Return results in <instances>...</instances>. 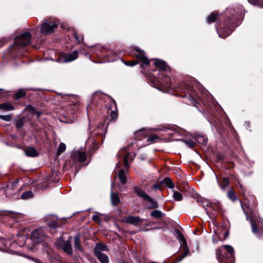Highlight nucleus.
Wrapping results in <instances>:
<instances>
[{
    "label": "nucleus",
    "instance_id": "f257e3e1",
    "mask_svg": "<svg viewBox=\"0 0 263 263\" xmlns=\"http://www.w3.org/2000/svg\"><path fill=\"white\" fill-rule=\"evenodd\" d=\"M234 253V249L231 246H223L217 249L216 258L220 263H227L232 261Z\"/></svg>",
    "mask_w": 263,
    "mask_h": 263
},
{
    "label": "nucleus",
    "instance_id": "f03ea898",
    "mask_svg": "<svg viewBox=\"0 0 263 263\" xmlns=\"http://www.w3.org/2000/svg\"><path fill=\"white\" fill-rule=\"evenodd\" d=\"M31 41V33L28 32H24L15 38L14 44L20 47L26 46Z\"/></svg>",
    "mask_w": 263,
    "mask_h": 263
},
{
    "label": "nucleus",
    "instance_id": "7ed1b4c3",
    "mask_svg": "<svg viewBox=\"0 0 263 263\" xmlns=\"http://www.w3.org/2000/svg\"><path fill=\"white\" fill-rule=\"evenodd\" d=\"M58 27V25L51 21L45 20L43 22V24L41 28V32L45 35L52 33L54 29Z\"/></svg>",
    "mask_w": 263,
    "mask_h": 263
},
{
    "label": "nucleus",
    "instance_id": "20e7f679",
    "mask_svg": "<svg viewBox=\"0 0 263 263\" xmlns=\"http://www.w3.org/2000/svg\"><path fill=\"white\" fill-rule=\"evenodd\" d=\"M46 235L42 229L33 231L31 234V239L35 243L41 242L46 239Z\"/></svg>",
    "mask_w": 263,
    "mask_h": 263
},
{
    "label": "nucleus",
    "instance_id": "39448f33",
    "mask_svg": "<svg viewBox=\"0 0 263 263\" xmlns=\"http://www.w3.org/2000/svg\"><path fill=\"white\" fill-rule=\"evenodd\" d=\"M262 219L259 216H254L251 218L250 222L252 230L253 233H258V229L262 226Z\"/></svg>",
    "mask_w": 263,
    "mask_h": 263
},
{
    "label": "nucleus",
    "instance_id": "423d86ee",
    "mask_svg": "<svg viewBox=\"0 0 263 263\" xmlns=\"http://www.w3.org/2000/svg\"><path fill=\"white\" fill-rule=\"evenodd\" d=\"M57 245L58 248L63 250L68 255L72 254V249L70 241L69 240L64 241L63 240H58L57 242Z\"/></svg>",
    "mask_w": 263,
    "mask_h": 263
},
{
    "label": "nucleus",
    "instance_id": "0eeeda50",
    "mask_svg": "<svg viewBox=\"0 0 263 263\" xmlns=\"http://www.w3.org/2000/svg\"><path fill=\"white\" fill-rule=\"evenodd\" d=\"M135 56L142 62V66L148 65L149 63V60L145 57L143 51L139 49H136L134 51Z\"/></svg>",
    "mask_w": 263,
    "mask_h": 263
},
{
    "label": "nucleus",
    "instance_id": "6e6552de",
    "mask_svg": "<svg viewBox=\"0 0 263 263\" xmlns=\"http://www.w3.org/2000/svg\"><path fill=\"white\" fill-rule=\"evenodd\" d=\"M72 157L75 161L83 162L86 160V155L85 152L78 150L73 153Z\"/></svg>",
    "mask_w": 263,
    "mask_h": 263
},
{
    "label": "nucleus",
    "instance_id": "1a4fd4ad",
    "mask_svg": "<svg viewBox=\"0 0 263 263\" xmlns=\"http://www.w3.org/2000/svg\"><path fill=\"white\" fill-rule=\"evenodd\" d=\"M144 220L140 218L139 217H135L129 216L126 218L125 221L127 223L134 224L135 226H138L139 224L142 223Z\"/></svg>",
    "mask_w": 263,
    "mask_h": 263
},
{
    "label": "nucleus",
    "instance_id": "9d476101",
    "mask_svg": "<svg viewBox=\"0 0 263 263\" xmlns=\"http://www.w3.org/2000/svg\"><path fill=\"white\" fill-rule=\"evenodd\" d=\"M178 237L179 238L181 244L182 245L184 248L183 252L182 253V255H183V257H185L188 254L189 252V249L187 246L186 240L183 235H182V234L179 232L178 234Z\"/></svg>",
    "mask_w": 263,
    "mask_h": 263
},
{
    "label": "nucleus",
    "instance_id": "9b49d317",
    "mask_svg": "<svg viewBox=\"0 0 263 263\" xmlns=\"http://www.w3.org/2000/svg\"><path fill=\"white\" fill-rule=\"evenodd\" d=\"M78 57V52L77 51H74L71 53L66 54L64 57L63 61L64 62H70L75 59Z\"/></svg>",
    "mask_w": 263,
    "mask_h": 263
},
{
    "label": "nucleus",
    "instance_id": "f8f14e48",
    "mask_svg": "<svg viewBox=\"0 0 263 263\" xmlns=\"http://www.w3.org/2000/svg\"><path fill=\"white\" fill-rule=\"evenodd\" d=\"M134 192L140 197L142 198L144 200H145L147 196L145 192L142 189L139 188L138 187H134Z\"/></svg>",
    "mask_w": 263,
    "mask_h": 263
},
{
    "label": "nucleus",
    "instance_id": "ddd939ff",
    "mask_svg": "<svg viewBox=\"0 0 263 263\" xmlns=\"http://www.w3.org/2000/svg\"><path fill=\"white\" fill-rule=\"evenodd\" d=\"M25 153L28 157H36L38 155V153L36 149L31 147L26 148L25 149Z\"/></svg>",
    "mask_w": 263,
    "mask_h": 263
},
{
    "label": "nucleus",
    "instance_id": "4468645a",
    "mask_svg": "<svg viewBox=\"0 0 263 263\" xmlns=\"http://www.w3.org/2000/svg\"><path fill=\"white\" fill-rule=\"evenodd\" d=\"M135 155L133 154L128 153L124 157V165L125 168H128L129 165L128 160L132 161L134 159Z\"/></svg>",
    "mask_w": 263,
    "mask_h": 263
},
{
    "label": "nucleus",
    "instance_id": "2eb2a0df",
    "mask_svg": "<svg viewBox=\"0 0 263 263\" xmlns=\"http://www.w3.org/2000/svg\"><path fill=\"white\" fill-rule=\"evenodd\" d=\"M98 259L100 261L101 263H108L109 259L108 256L103 253H99L98 252L97 254H95Z\"/></svg>",
    "mask_w": 263,
    "mask_h": 263
},
{
    "label": "nucleus",
    "instance_id": "dca6fc26",
    "mask_svg": "<svg viewBox=\"0 0 263 263\" xmlns=\"http://www.w3.org/2000/svg\"><path fill=\"white\" fill-rule=\"evenodd\" d=\"M154 65L161 70H166V63L160 60H156L154 62Z\"/></svg>",
    "mask_w": 263,
    "mask_h": 263
},
{
    "label": "nucleus",
    "instance_id": "f3484780",
    "mask_svg": "<svg viewBox=\"0 0 263 263\" xmlns=\"http://www.w3.org/2000/svg\"><path fill=\"white\" fill-rule=\"evenodd\" d=\"M107 250V247L104 244L97 243L95 249V254H97L98 252L102 253V251H106Z\"/></svg>",
    "mask_w": 263,
    "mask_h": 263
},
{
    "label": "nucleus",
    "instance_id": "a211bd4d",
    "mask_svg": "<svg viewBox=\"0 0 263 263\" xmlns=\"http://www.w3.org/2000/svg\"><path fill=\"white\" fill-rule=\"evenodd\" d=\"M145 200L148 202L149 209H155L158 207V204L157 202L150 196H148Z\"/></svg>",
    "mask_w": 263,
    "mask_h": 263
},
{
    "label": "nucleus",
    "instance_id": "6ab92c4d",
    "mask_svg": "<svg viewBox=\"0 0 263 263\" xmlns=\"http://www.w3.org/2000/svg\"><path fill=\"white\" fill-rule=\"evenodd\" d=\"M118 177L120 182L122 184H125L127 182L126 177L125 175V173L124 170H121L119 171L118 173Z\"/></svg>",
    "mask_w": 263,
    "mask_h": 263
},
{
    "label": "nucleus",
    "instance_id": "aec40b11",
    "mask_svg": "<svg viewBox=\"0 0 263 263\" xmlns=\"http://www.w3.org/2000/svg\"><path fill=\"white\" fill-rule=\"evenodd\" d=\"M74 246L76 249L82 251L80 235H77L74 237Z\"/></svg>",
    "mask_w": 263,
    "mask_h": 263
},
{
    "label": "nucleus",
    "instance_id": "412c9836",
    "mask_svg": "<svg viewBox=\"0 0 263 263\" xmlns=\"http://www.w3.org/2000/svg\"><path fill=\"white\" fill-rule=\"evenodd\" d=\"M162 183L170 189H173L174 187V185L170 178H165L162 180Z\"/></svg>",
    "mask_w": 263,
    "mask_h": 263
},
{
    "label": "nucleus",
    "instance_id": "4be33fe9",
    "mask_svg": "<svg viewBox=\"0 0 263 263\" xmlns=\"http://www.w3.org/2000/svg\"><path fill=\"white\" fill-rule=\"evenodd\" d=\"M111 201L113 205H117L120 201L119 197L117 194H111Z\"/></svg>",
    "mask_w": 263,
    "mask_h": 263
},
{
    "label": "nucleus",
    "instance_id": "5701e85b",
    "mask_svg": "<svg viewBox=\"0 0 263 263\" xmlns=\"http://www.w3.org/2000/svg\"><path fill=\"white\" fill-rule=\"evenodd\" d=\"M217 13L215 12L212 13L208 17L206 21L209 23H212L215 22L217 18Z\"/></svg>",
    "mask_w": 263,
    "mask_h": 263
},
{
    "label": "nucleus",
    "instance_id": "b1692460",
    "mask_svg": "<svg viewBox=\"0 0 263 263\" xmlns=\"http://www.w3.org/2000/svg\"><path fill=\"white\" fill-rule=\"evenodd\" d=\"M0 109H4L6 110H11L14 109V107L10 104L4 103L0 104Z\"/></svg>",
    "mask_w": 263,
    "mask_h": 263
},
{
    "label": "nucleus",
    "instance_id": "393cba45",
    "mask_svg": "<svg viewBox=\"0 0 263 263\" xmlns=\"http://www.w3.org/2000/svg\"><path fill=\"white\" fill-rule=\"evenodd\" d=\"M33 195V193L31 191H27L23 193L21 198L22 199L26 200L32 198Z\"/></svg>",
    "mask_w": 263,
    "mask_h": 263
},
{
    "label": "nucleus",
    "instance_id": "a878e982",
    "mask_svg": "<svg viewBox=\"0 0 263 263\" xmlns=\"http://www.w3.org/2000/svg\"><path fill=\"white\" fill-rule=\"evenodd\" d=\"M196 141L201 144H206L207 142V139L206 138L202 135H198L196 138Z\"/></svg>",
    "mask_w": 263,
    "mask_h": 263
},
{
    "label": "nucleus",
    "instance_id": "bb28decb",
    "mask_svg": "<svg viewBox=\"0 0 263 263\" xmlns=\"http://www.w3.org/2000/svg\"><path fill=\"white\" fill-rule=\"evenodd\" d=\"M66 145L63 143H61L59 146L57 151V155H60L66 149Z\"/></svg>",
    "mask_w": 263,
    "mask_h": 263
},
{
    "label": "nucleus",
    "instance_id": "cd10ccee",
    "mask_svg": "<svg viewBox=\"0 0 263 263\" xmlns=\"http://www.w3.org/2000/svg\"><path fill=\"white\" fill-rule=\"evenodd\" d=\"M174 199L176 201H180L182 199V196L181 194L177 191H173V195Z\"/></svg>",
    "mask_w": 263,
    "mask_h": 263
},
{
    "label": "nucleus",
    "instance_id": "c85d7f7f",
    "mask_svg": "<svg viewBox=\"0 0 263 263\" xmlns=\"http://www.w3.org/2000/svg\"><path fill=\"white\" fill-rule=\"evenodd\" d=\"M26 95V92L24 89H20L15 94V98L18 99L24 97Z\"/></svg>",
    "mask_w": 263,
    "mask_h": 263
},
{
    "label": "nucleus",
    "instance_id": "c756f323",
    "mask_svg": "<svg viewBox=\"0 0 263 263\" xmlns=\"http://www.w3.org/2000/svg\"><path fill=\"white\" fill-rule=\"evenodd\" d=\"M151 215L155 218H159L162 216V213L159 210H155L151 213Z\"/></svg>",
    "mask_w": 263,
    "mask_h": 263
},
{
    "label": "nucleus",
    "instance_id": "7c9ffc66",
    "mask_svg": "<svg viewBox=\"0 0 263 263\" xmlns=\"http://www.w3.org/2000/svg\"><path fill=\"white\" fill-rule=\"evenodd\" d=\"M229 184V181L228 178L224 177L222 179V184L220 186L221 188L224 190L226 187Z\"/></svg>",
    "mask_w": 263,
    "mask_h": 263
},
{
    "label": "nucleus",
    "instance_id": "2f4dec72",
    "mask_svg": "<svg viewBox=\"0 0 263 263\" xmlns=\"http://www.w3.org/2000/svg\"><path fill=\"white\" fill-rule=\"evenodd\" d=\"M228 196L232 201H235L236 199V195L233 191H230L228 193Z\"/></svg>",
    "mask_w": 263,
    "mask_h": 263
},
{
    "label": "nucleus",
    "instance_id": "473e14b6",
    "mask_svg": "<svg viewBox=\"0 0 263 263\" xmlns=\"http://www.w3.org/2000/svg\"><path fill=\"white\" fill-rule=\"evenodd\" d=\"M12 118V115H0V119L6 121H10Z\"/></svg>",
    "mask_w": 263,
    "mask_h": 263
},
{
    "label": "nucleus",
    "instance_id": "72a5a7b5",
    "mask_svg": "<svg viewBox=\"0 0 263 263\" xmlns=\"http://www.w3.org/2000/svg\"><path fill=\"white\" fill-rule=\"evenodd\" d=\"M158 139H159V137L157 135H152V136H150L147 139V141L151 143H153V142H155V141L156 140H158Z\"/></svg>",
    "mask_w": 263,
    "mask_h": 263
},
{
    "label": "nucleus",
    "instance_id": "f704fd0d",
    "mask_svg": "<svg viewBox=\"0 0 263 263\" xmlns=\"http://www.w3.org/2000/svg\"><path fill=\"white\" fill-rule=\"evenodd\" d=\"M23 124H24V119H20L19 120H18L16 121V122L15 123V125L17 128H20L23 126Z\"/></svg>",
    "mask_w": 263,
    "mask_h": 263
},
{
    "label": "nucleus",
    "instance_id": "c9c22d12",
    "mask_svg": "<svg viewBox=\"0 0 263 263\" xmlns=\"http://www.w3.org/2000/svg\"><path fill=\"white\" fill-rule=\"evenodd\" d=\"M248 2L252 4L263 7V4L259 3V0H248Z\"/></svg>",
    "mask_w": 263,
    "mask_h": 263
},
{
    "label": "nucleus",
    "instance_id": "e433bc0d",
    "mask_svg": "<svg viewBox=\"0 0 263 263\" xmlns=\"http://www.w3.org/2000/svg\"><path fill=\"white\" fill-rule=\"evenodd\" d=\"M118 117V114L116 111H112L110 115V118L111 120H116Z\"/></svg>",
    "mask_w": 263,
    "mask_h": 263
},
{
    "label": "nucleus",
    "instance_id": "4c0bfd02",
    "mask_svg": "<svg viewBox=\"0 0 263 263\" xmlns=\"http://www.w3.org/2000/svg\"><path fill=\"white\" fill-rule=\"evenodd\" d=\"M125 64H126L127 66H135L137 64V62L135 61H126L125 63Z\"/></svg>",
    "mask_w": 263,
    "mask_h": 263
},
{
    "label": "nucleus",
    "instance_id": "58836bf2",
    "mask_svg": "<svg viewBox=\"0 0 263 263\" xmlns=\"http://www.w3.org/2000/svg\"><path fill=\"white\" fill-rule=\"evenodd\" d=\"M2 246L5 247L8 246V241L3 238L0 239V247Z\"/></svg>",
    "mask_w": 263,
    "mask_h": 263
},
{
    "label": "nucleus",
    "instance_id": "ea45409f",
    "mask_svg": "<svg viewBox=\"0 0 263 263\" xmlns=\"http://www.w3.org/2000/svg\"><path fill=\"white\" fill-rule=\"evenodd\" d=\"M185 142L186 145H187L191 148H193L195 146L194 142L192 140L185 141Z\"/></svg>",
    "mask_w": 263,
    "mask_h": 263
},
{
    "label": "nucleus",
    "instance_id": "a19ab883",
    "mask_svg": "<svg viewBox=\"0 0 263 263\" xmlns=\"http://www.w3.org/2000/svg\"><path fill=\"white\" fill-rule=\"evenodd\" d=\"M92 219L95 221L98 222L100 219V216L98 215H94L92 216Z\"/></svg>",
    "mask_w": 263,
    "mask_h": 263
},
{
    "label": "nucleus",
    "instance_id": "79ce46f5",
    "mask_svg": "<svg viewBox=\"0 0 263 263\" xmlns=\"http://www.w3.org/2000/svg\"><path fill=\"white\" fill-rule=\"evenodd\" d=\"M27 109L31 112L35 111V108L32 106H28Z\"/></svg>",
    "mask_w": 263,
    "mask_h": 263
},
{
    "label": "nucleus",
    "instance_id": "37998d69",
    "mask_svg": "<svg viewBox=\"0 0 263 263\" xmlns=\"http://www.w3.org/2000/svg\"><path fill=\"white\" fill-rule=\"evenodd\" d=\"M184 258V257H183V255L181 254V255L179 257H178L177 258H176V261L177 262H180L181 261L183 258Z\"/></svg>",
    "mask_w": 263,
    "mask_h": 263
},
{
    "label": "nucleus",
    "instance_id": "c03bdc74",
    "mask_svg": "<svg viewBox=\"0 0 263 263\" xmlns=\"http://www.w3.org/2000/svg\"><path fill=\"white\" fill-rule=\"evenodd\" d=\"M166 81H167V83H166V87H171V83L170 82V79L168 78H166Z\"/></svg>",
    "mask_w": 263,
    "mask_h": 263
},
{
    "label": "nucleus",
    "instance_id": "a18cd8bd",
    "mask_svg": "<svg viewBox=\"0 0 263 263\" xmlns=\"http://www.w3.org/2000/svg\"><path fill=\"white\" fill-rule=\"evenodd\" d=\"M153 188L156 190H160V187L158 184H154L153 185Z\"/></svg>",
    "mask_w": 263,
    "mask_h": 263
},
{
    "label": "nucleus",
    "instance_id": "49530a36",
    "mask_svg": "<svg viewBox=\"0 0 263 263\" xmlns=\"http://www.w3.org/2000/svg\"><path fill=\"white\" fill-rule=\"evenodd\" d=\"M35 113L36 114L37 117H39L40 115L41 114V112L39 111H35Z\"/></svg>",
    "mask_w": 263,
    "mask_h": 263
}]
</instances>
